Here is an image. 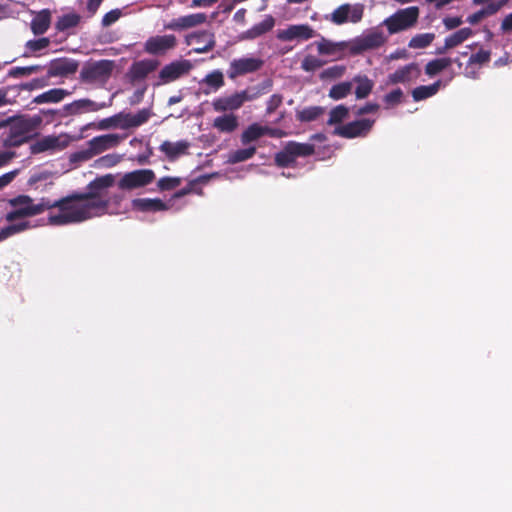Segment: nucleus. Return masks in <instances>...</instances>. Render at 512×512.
Returning <instances> with one entry per match:
<instances>
[{
    "label": "nucleus",
    "instance_id": "obj_51",
    "mask_svg": "<svg viewBox=\"0 0 512 512\" xmlns=\"http://www.w3.org/2000/svg\"><path fill=\"white\" fill-rule=\"evenodd\" d=\"M181 184V178L179 177H162L157 182V187L161 191H170L177 188Z\"/></svg>",
    "mask_w": 512,
    "mask_h": 512
},
{
    "label": "nucleus",
    "instance_id": "obj_42",
    "mask_svg": "<svg viewBox=\"0 0 512 512\" xmlns=\"http://www.w3.org/2000/svg\"><path fill=\"white\" fill-rule=\"evenodd\" d=\"M435 39L434 33H421L413 36L409 43L408 47L411 49H423L431 45V43Z\"/></svg>",
    "mask_w": 512,
    "mask_h": 512
},
{
    "label": "nucleus",
    "instance_id": "obj_37",
    "mask_svg": "<svg viewBox=\"0 0 512 512\" xmlns=\"http://www.w3.org/2000/svg\"><path fill=\"white\" fill-rule=\"evenodd\" d=\"M325 109L321 106H310L296 111V119L300 122H312L323 115Z\"/></svg>",
    "mask_w": 512,
    "mask_h": 512
},
{
    "label": "nucleus",
    "instance_id": "obj_58",
    "mask_svg": "<svg viewBox=\"0 0 512 512\" xmlns=\"http://www.w3.org/2000/svg\"><path fill=\"white\" fill-rule=\"evenodd\" d=\"M344 72H345L344 66L336 65V66L329 67V68L325 69L321 73V78H339L344 74Z\"/></svg>",
    "mask_w": 512,
    "mask_h": 512
},
{
    "label": "nucleus",
    "instance_id": "obj_3",
    "mask_svg": "<svg viewBox=\"0 0 512 512\" xmlns=\"http://www.w3.org/2000/svg\"><path fill=\"white\" fill-rule=\"evenodd\" d=\"M272 86V80L266 79L256 86L248 87L245 90L215 99L212 103L213 108L217 112L237 110L242 107L245 102L255 100L268 93Z\"/></svg>",
    "mask_w": 512,
    "mask_h": 512
},
{
    "label": "nucleus",
    "instance_id": "obj_19",
    "mask_svg": "<svg viewBox=\"0 0 512 512\" xmlns=\"http://www.w3.org/2000/svg\"><path fill=\"white\" fill-rule=\"evenodd\" d=\"M104 107H106L105 103H97L87 98L79 99L64 105L62 108L61 117L77 115L86 111L95 112L103 109Z\"/></svg>",
    "mask_w": 512,
    "mask_h": 512
},
{
    "label": "nucleus",
    "instance_id": "obj_12",
    "mask_svg": "<svg viewBox=\"0 0 512 512\" xmlns=\"http://www.w3.org/2000/svg\"><path fill=\"white\" fill-rule=\"evenodd\" d=\"M264 62L260 58L255 57H242L234 59L230 62L227 70V76L231 80H235L240 76H244L249 73H254L260 70Z\"/></svg>",
    "mask_w": 512,
    "mask_h": 512
},
{
    "label": "nucleus",
    "instance_id": "obj_26",
    "mask_svg": "<svg viewBox=\"0 0 512 512\" xmlns=\"http://www.w3.org/2000/svg\"><path fill=\"white\" fill-rule=\"evenodd\" d=\"M275 25L272 15H266L263 21L255 24L252 28L243 33V39H255L271 31Z\"/></svg>",
    "mask_w": 512,
    "mask_h": 512
},
{
    "label": "nucleus",
    "instance_id": "obj_1",
    "mask_svg": "<svg viewBox=\"0 0 512 512\" xmlns=\"http://www.w3.org/2000/svg\"><path fill=\"white\" fill-rule=\"evenodd\" d=\"M115 183L112 174L96 177L87 185V191L75 192L71 195L52 201L48 199V210L58 208L59 213L50 214L48 222L51 225L62 226L81 223L86 220L111 214L110 205H119L123 200L121 194H109V188Z\"/></svg>",
    "mask_w": 512,
    "mask_h": 512
},
{
    "label": "nucleus",
    "instance_id": "obj_55",
    "mask_svg": "<svg viewBox=\"0 0 512 512\" xmlns=\"http://www.w3.org/2000/svg\"><path fill=\"white\" fill-rule=\"evenodd\" d=\"M282 102H283L282 95H280V94L271 95L267 101L266 115H271L272 113H274L280 107Z\"/></svg>",
    "mask_w": 512,
    "mask_h": 512
},
{
    "label": "nucleus",
    "instance_id": "obj_16",
    "mask_svg": "<svg viewBox=\"0 0 512 512\" xmlns=\"http://www.w3.org/2000/svg\"><path fill=\"white\" fill-rule=\"evenodd\" d=\"M160 62L156 59H143L135 61L129 68L128 76L132 82L144 80L150 73L154 72Z\"/></svg>",
    "mask_w": 512,
    "mask_h": 512
},
{
    "label": "nucleus",
    "instance_id": "obj_63",
    "mask_svg": "<svg viewBox=\"0 0 512 512\" xmlns=\"http://www.w3.org/2000/svg\"><path fill=\"white\" fill-rule=\"evenodd\" d=\"M463 23L461 17H446L443 19V24L447 30H452L459 27Z\"/></svg>",
    "mask_w": 512,
    "mask_h": 512
},
{
    "label": "nucleus",
    "instance_id": "obj_62",
    "mask_svg": "<svg viewBox=\"0 0 512 512\" xmlns=\"http://www.w3.org/2000/svg\"><path fill=\"white\" fill-rule=\"evenodd\" d=\"M121 160V156L118 154H108L100 158V162L106 167H112L118 164Z\"/></svg>",
    "mask_w": 512,
    "mask_h": 512
},
{
    "label": "nucleus",
    "instance_id": "obj_21",
    "mask_svg": "<svg viewBox=\"0 0 512 512\" xmlns=\"http://www.w3.org/2000/svg\"><path fill=\"white\" fill-rule=\"evenodd\" d=\"M186 41L188 45L193 43L198 44V46L194 48V52L199 54L207 53L215 46L214 34L206 30L188 35Z\"/></svg>",
    "mask_w": 512,
    "mask_h": 512
},
{
    "label": "nucleus",
    "instance_id": "obj_10",
    "mask_svg": "<svg viewBox=\"0 0 512 512\" xmlns=\"http://www.w3.org/2000/svg\"><path fill=\"white\" fill-rule=\"evenodd\" d=\"M177 38L173 34L149 37L144 43V52L149 55L162 56L177 46Z\"/></svg>",
    "mask_w": 512,
    "mask_h": 512
},
{
    "label": "nucleus",
    "instance_id": "obj_43",
    "mask_svg": "<svg viewBox=\"0 0 512 512\" xmlns=\"http://www.w3.org/2000/svg\"><path fill=\"white\" fill-rule=\"evenodd\" d=\"M317 51L321 55H334L343 49L344 43H333L325 38L315 43Z\"/></svg>",
    "mask_w": 512,
    "mask_h": 512
},
{
    "label": "nucleus",
    "instance_id": "obj_39",
    "mask_svg": "<svg viewBox=\"0 0 512 512\" xmlns=\"http://www.w3.org/2000/svg\"><path fill=\"white\" fill-rule=\"evenodd\" d=\"M81 21L80 15L76 13H68L64 14L61 17L58 18L55 28L58 31H66L70 28L76 27Z\"/></svg>",
    "mask_w": 512,
    "mask_h": 512
},
{
    "label": "nucleus",
    "instance_id": "obj_52",
    "mask_svg": "<svg viewBox=\"0 0 512 512\" xmlns=\"http://www.w3.org/2000/svg\"><path fill=\"white\" fill-rule=\"evenodd\" d=\"M462 43L463 42L459 38L458 34L454 32L445 38L444 46L442 48H438L437 53L444 54L447 50L454 48Z\"/></svg>",
    "mask_w": 512,
    "mask_h": 512
},
{
    "label": "nucleus",
    "instance_id": "obj_50",
    "mask_svg": "<svg viewBox=\"0 0 512 512\" xmlns=\"http://www.w3.org/2000/svg\"><path fill=\"white\" fill-rule=\"evenodd\" d=\"M94 157L93 152L91 151L90 146L87 148L71 153L69 156V161L72 164H80L86 161H89Z\"/></svg>",
    "mask_w": 512,
    "mask_h": 512
},
{
    "label": "nucleus",
    "instance_id": "obj_45",
    "mask_svg": "<svg viewBox=\"0 0 512 512\" xmlns=\"http://www.w3.org/2000/svg\"><path fill=\"white\" fill-rule=\"evenodd\" d=\"M50 45V39L42 37L39 39H32L26 42L25 48L27 52L23 54L24 57H28L31 53H35L48 48Z\"/></svg>",
    "mask_w": 512,
    "mask_h": 512
},
{
    "label": "nucleus",
    "instance_id": "obj_44",
    "mask_svg": "<svg viewBox=\"0 0 512 512\" xmlns=\"http://www.w3.org/2000/svg\"><path fill=\"white\" fill-rule=\"evenodd\" d=\"M352 83L351 82H341L333 85L329 90V97L333 100H340L345 98L347 95L351 93Z\"/></svg>",
    "mask_w": 512,
    "mask_h": 512
},
{
    "label": "nucleus",
    "instance_id": "obj_24",
    "mask_svg": "<svg viewBox=\"0 0 512 512\" xmlns=\"http://www.w3.org/2000/svg\"><path fill=\"white\" fill-rule=\"evenodd\" d=\"M225 84L224 75L220 70H214L208 73L201 81L200 85L204 87L202 89L205 95H209L212 92L218 91Z\"/></svg>",
    "mask_w": 512,
    "mask_h": 512
},
{
    "label": "nucleus",
    "instance_id": "obj_57",
    "mask_svg": "<svg viewBox=\"0 0 512 512\" xmlns=\"http://www.w3.org/2000/svg\"><path fill=\"white\" fill-rule=\"evenodd\" d=\"M490 51L480 50L475 54H472L468 60L469 64H484L490 61Z\"/></svg>",
    "mask_w": 512,
    "mask_h": 512
},
{
    "label": "nucleus",
    "instance_id": "obj_34",
    "mask_svg": "<svg viewBox=\"0 0 512 512\" xmlns=\"http://www.w3.org/2000/svg\"><path fill=\"white\" fill-rule=\"evenodd\" d=\"M265 135L264 126L258 123L249 125L241 134L240 140L243 145L254 142Z\"/></svg>",
    "mask_w": 512,
    "mask_h": 512
},
{
    "label": "nucleus",
    "instance_id": "obj_20",
    "mask_svg": "<svg viewBox=\"0 0 512 512\" xmlns=\"http://www.w3.org/2000/svg\"><path fill=\"white\" fill-rule=\"evenodd\" d=\"M124 138L118 134H105L92 138L87 142L94 156L103 153L106 150L117 147Z\"/></svg>",
    "mask_w": 512,
    "mask_h": 512
},
{
    "label": "nucleus",
    "instance_id": "obj_11",
    "mask_svg": "<svg viewBox=\"0 0 512 512\" xmlns=\"http://www.w3.org/2000/svg\"><path fill=\"white\" fill-rule=\"evenodd\" d=\"M374 120L371 119H359L344 125H339L334 129L333 134L346 139H352L357 137H365L371 131Z\"/></svg>",
    "mask_w": 512,
    "mask_h": 512
},
{
    "label": "nucleus",
    "instance_id": "obj_4",
    "mask_svg": "<svg viewBox=\"0 0 512 512\" xmlns=\"http://www.w3.org/2000/svg\"><path fill=\"white\" fill-rule=\"evenodd\" d=\"M8 204L15 208L5 215V220L10 223L18 219L39 215L48 210V207H45L48 204V198L45 197L35 204L29 195L22 194L9 199Z\"/></svg>",
    "mask_w": 512,
    "mask_h": 512
},
{
    "label": "nucleus",
    "instance_id": "obj_13",
    "mask_svg": "<svg viewBox=\"0 0 512 512\" xmlns=\"http://www.w3.org/2000/svg\"><path fill=\"white\" fill-rule=\"evenodd\" d=\"M363 13L364 6L362 4L351 5L345 3L332 12L330 21L336 25H342L348 21L358 23L361 21Z\"/></svg>",
    "mask_w": 512,
    "mask_h": 512
},
{
    "label": "nucleus",
    "instance_id": "obj_28",
    "mask_svg": "<svg viewBox=\"0 0 512 512\" xmlns=\"http://www.w3.org/2000/svg\"><path fill=\"white\" fill-rule=\"evenodd\" d=\"M70 94L71 92L66 89L53 88L37 95L32 102L35 104L59 103Z\"/></svg>",
    "mask_w": 512,
    "mask_h": 512
},
{
    "label": "nucleus",
    "instance_id": "obj_17",
    "mask_svg": "<svg viewBox=\"0 0 512 512\" xmlns=\"http://www.w3.org/2000/svg\"><path fill=\"white\" fill-rule=\"evenodd\" d=\"M421 73L420 67L417 63L413 62L403 67L398 68L395 72L388 75L387 84H405L416 80Z\"/></svg>",
    "mask_w": 512,
    "mask_h": 512
},
{
    "label": "nucleus",
    "instance_id": "obj_47",
    "mask_svg": "<svg viewBox=\"0 0 512 512\" xmlns=\"http://www.w3.org/2000/svg\"><path fill=\"white\" fill-rule=\"evenodd\" d=\"M43 69L41 65H31L26 67H14L8 71V77L19 78L23 76H30L38 73Z\"/></svg>",
    "mask_w": 512,
    "mask_h": 512
},
{
    "label": "nucleus",
    "instance_id": "obj_30",
    "mask_svg": "<svg viewBox=\"0 0 512 512\" xmlns=\"http://www.w3.org/2000/svg\"><path fill=\"white\" fill-rule=\"evenodd\" d=\"M213 126L220 132L231 133L238 127V119L234 114H225L215 118Z\"/></svg>",
    "mask_w": 512,
    "mask_h": 512
},
{
    "label": "nucleus",
    "instance_id": "obj_46",
    "mask_svg": "<svg viewBox=\"0 0 512 512\" xmlns=\"http://www.w3.org/2000/svg\"><path fill=\"white\" fill-rule=\"evenodd\" d=\"M349 115V109L344 105L334 107L329 113L328 125L340 124Z\"/></svg>",
    "mask_w": 512,
    "mask_h": 512
},
{
    "label": "nucleus",
    "instance_id": "obj_23",
    "mask_svg": "<svg viewBox=\"0 0 512 512\" xmlns=\"http://www.w3.org/2000/svg\"><path fill=\"white\" fill-rule=\"evenodd\" d=\"M119 115L120 127L123 129L139 127L146 123L150 118V112L147 109L139 110L136 114L119 113Z\"/></svg>",
    "mask_w": 512,
    "mask_h": 512
},
{
    "label": "nucleus",
    "instance_id": "obj_48",
    "mask_svg": "<svg viewBox=\"0 0 512 512\" xmlns=\"http://www.w3.org/2000/svg\"><path fill=\"white\" fill-rule=\"evenodd\" d=\"M289 152L290 150L285 145L280 152L276 153L274 161L278 167H289L296 161L293 155Z\"/></svg>",
    "mask_w": 512,
    "mask_h": 512
},
{
    "label": "nucleus",
    "instance_id": "obj_35",
    "mask_svg": "<svg viewBox=\"0 0 512 512\" xmlns=\"http://www.w3.org/2000/svg\"><path fill=\"white\" fill-rule=\"evenodd\" d=\"M30 228H32V225L29 221L12 223L8 226H5L2 229H0V242L16 234L22 233Z\"/></svg>",
    "mask_w": 512,
    "mask_h": 512
},
{
    "label": "nucleus",
    "instance_id": "obj_59",
    "mask_svg": "<svg viewBox=\"0 0 512 512\" xmlns=\"http://www.w3.org/2000/svg\"><path fill=\"white\" fill-rule=\"evenodd\" d=\"M13 89L10 86L4 87L0 89V107L15 103V98L10 97V94H13Z\"/></svg>",
    "mask_w": 512,
    "mask_h": 512
},
{
    "label": "nucleus",
    "instance_id": "obj_36",
    "mask_svg": "<svg viewBox=\"0 0 512 512\" xmlns=\"http://www.w3.org/2000/svg\"><path fill=\"white\" fill-rule=\"evenodd\" d=\"M30 228H32V225L29 221L12 223L8 226H5L2 229H0V242L16 234L22 233Z\"/></svg>",
    "mask_w": 512,
    "mask_h": 512
},
{
    "label": "nucleus",
    "instance_id": "obj_60",
    "mask_svg": "<svg viewBox=\"0 0 512 512\" xmlns=\"http://www.w3.org/2000/svg\"><path fill=\"white\" fill-rule=\"evenodd\" d=\"M120 126V115L116 114L112 117L105 118L100 121L99 128L100 129H108L110 127Z\"/></svg>",
    "mask_w": 512,
    "mask_h": 512
},
{
    "label": "nucleus",
    "instance_id": "obj_54",
    "mask_svg": "<svg viewBox=\"0 0 512 512\" xmlns=\"http://www.w3.org/2000/svg\"><path fill=\"white\" fill-rule=\"evenodd\" d=\"M403 98V91L400 88L394 89L384 96V102L387 105L394 106L401 103Z\"/></svg>",
    "mask_w": 512,
    "mask_h": 512
},
{
    "label": "nucleus",
    "instance_id": "obj_32",
    "mask_svg": "<svg viewBox=\"0 0 512 512\" xmlns=\"http://www.w3.org/2000/svg\"><path fill=\"white\" fill-rule=\"evenodd\" d=\"M286 146L290 150L291 153L296 160L297 157H307L311 156L315 152V146L310 143H299L295 141H289L286 143Z\"/></svg>",
    "mask_w": 512,
    "mask_h": 512
},
{
    "label": "nucleus",
    "instance_id": "obj_14",
    "mask_svg": "<svg viewBox=\"0 0 512 512\" xmlns=\"http://www.w3.org/2000/svg\"><path fill=\"white\" fill-rule=\"evenodd\" d=\"M317 35L316 31L308 24H293L286 29L278 30L277 38L280 41H305Z\"/></svg>",
    "mask_w": 512,
    "mask_h": 512
},
{
    "label": "nucleus",
    "instance_id": "obj_41",
    "mask_svg": "<svg viewBox=\"0 0 512 512\" xmlns=\"http://www.w3.org/2000/svg\"><path fill=\"white\" fill-rule=\"evenodd\" d=\"M256 154V147L250 146L244 149L232 151L228 156V163L237 164L251 159Z\"/></svg>",
    "mask_w": 512,
    "mask_h": 512
},
{
    "label": "nucleus",
    "instance_id": "obj_8",
    "mask_svg": "<svg viewBox=\"0 0 512 512\" xmlns=\"http://www.w3.org/2000/svg\"><path fill=\"white\" fill-rule=\"evenodd\" d=\"M193 68L190 60H175L166 64L158 74V82L155 86H160L174 82L187 75Z\"/></svg>",
    "mask_w": 512,
    "mask_h": 512
},
{
    "label": "nucleus",
    "instance_id": "obj_27",
    "mask_svg": "<svg viewBox=\"0 0 512 512\" xmlns=\"http://www.w3.org/2000/svg\"><path fill=\"white\" fill-rule=\"evenodd\" d=\"M51 24V12L48 9H43L36 13L31 21L30 27L34 35L44 34Z\"/></svg>",
    "mask_w": 512,
    "mask_h": 512
},
{
    "label": "nucleus",
    "instance_id": "obj_40",
    "mask_svg": "<svg viewBox=\"0 0 512 512\" xmlns=\"http://www.w3.org/2000/svg\"><path fill=\"white\" fill-rule=\"evenodd\" d=\"M439 82H435L431 85H421L413 89L412 97L414 101H421L427 99L438 92Z\"/></svg>",
    "mask_w": 512,
    "mask_h": 512
},
{
    "label": "nucleus",
    "instance_id": "obj_6",
    "mask_svg": "<svg viewBox=\"0 0 512 512\" xmlns=\"http://www.w3.org/2000/svg\"><path fill=\"white\" fill-rule=\"evenodd\" d=\"M420 16L417 6H409L398 9L392 15L384 19L382 25L387 28L389 35L398 34L416 27Z\"/></svg>",
    "mask_w": 512,
    "mask_h": 512
},
{
    "label": "nucleus",
    "instance_id": "obj_22",
    "mask_svg": "<svg viewBox=\"0 0 512 512\" xmlns=\"http://www.w3.org/2000/svg\"><path fill=\"white\" fill-rule=\"evenodd\" d=\"M132 208L141 212H159L168 210V205L159 198H136L132 200Z\"/></svg>",
    "mask_w": 512,
    "mask_h": 512
},
{
    "label": "nucleus",
    "instance_id": "obj_64",
    "mask_svg": "<svg viewBox=\"0 0 512 512\" xmlns=\"http://www.w3.org/2000/svg\"><path fill=\"white\" fill-rule=\"evenodd\" d=\"M378 109L379 105L377 103H367L364 106L360 107L355 114L357 116H362L369 113H375L378 111Z\"/></svg>",
    "mask_w": 512,
    "mask_h": 512
},
{
    "label": "nucleus",
    "instance_id": "obj_25",
    "mask_svg": "<svg viewBox=\"0 0 512 512\" xmlns=\"http://www.w3.org/2000/svg\"><path fill=\"white\" fill-rule=\"evenodd\" d=\"M190 144L186 140H181L178 142H170L164 141L159 149L163 152L169 160H175L181 155L187 153Z\"/></svg>",
    "mask_w": 512,
    "mask_h": 512
},
{
    "label": "nucleus",
    "instance_id": "obj_33",
    "mask_svg": "<svg viewBox=\"0 0 512 512\" xmlns=\"http://www.w3.org/2000/svg\"><path fill=\"white\" fill-rule=\"evenodd\" d=\"M353 81L357 83V87L355 89L357 99H364L372 92L374 83L366 75L355 76Z\"/></svg>",
    "mask_w": 512,
    "mask_h": 512
},
{
    "label": "nucleus",
    "instance_id": "obj_29",
    "mask_svg": "<svg viewBox=\"0 0 512 512\" xmlns=\"http://www.w3.org/2000/svg\"><path fill=\"white\" fill-rule=\"evenodd\" d=\"M60 147L59 137L54 135L44 136L30 146L32 154H39L49 150H56Z\"/></svg>",
    "mask_w": 512,
    "mask_h": 512
},
{
    "label": "nucleus",
    "instance_id": "obj_38",
    "mask_svg": "<svg viewBox=\"0 0 512 512\" xmlns=\"http://www.w3.org/2000/svg\"><path fill=\"white\" fill-rule=\"evenodd\" d=\"M451 58H439L429 61L425 66V73L432 77L447 69L452 64Z\"/></svg>",
    "mask_w": 512,
    "mask_h": 512
},
{
    "label": "nucleus",
    "instance_id": "obj_5",
    "mask_svg": "<svg viewBox=\"0 0 512 512\" xmlns=\"http://www.w3.org/2000/svg\"><path fill=\"white\" fill-rule=\"evenodd\" d=\"M115 67V61L109 59L88 61L83 65L79 79L86 84L103 86L111 78Z\"/></svg>",
    "mask_w": 512,
    "mask_h": 512
},
{
    "label": "nucleus",
    "instance_id": "obj_2",
    "mask_svg": "<svg viewBox=\"0 0 512 512\" xmlns=\"http://www.w3.org/2000/svg\"><path fill=\"white\" fill-rule=\"evenodd\" d=\"M41 115H19L9 117L0 123V127L9 126V131L3 140L5 147H19L30 141L33 133L41 126Z\"/></svg>",
    "mask_w": 512,
    "mask_h": 512
},
{
    "label": "nucleus",
    "instance_id": "obj_7",
    "mask_svg": "<svg viewBox=\"0 0 512 512\" xmlns=\"http://www.w3.org/2000/svg\"><path fill=\"white\" fill-rule=\"evenodd\" d=\"M387 41L384 33L378 29L369 30L360 37L355 38L349 46L352 55H359L365 51L377 49Z\"/></svg>",
    "mask_w": 512,
    "mask_h": 512
},
{
    "label": "nucleus",
    "instance_id": "obj_18",
    "mask_svg": "<svg viewBox=\"0 0 512 512\" xmlns=\"http://www.w3.org/2000/svg\"><path fill=\"white\" fill-rule=\"evenodd\" d=\"M206 21L207 15L205 13H194L172 19L169 23L165 24L164 28L173 31H181L196 27Z\"/></svg>",
    "mask_w": 512,
    "mask_h": 512
},
{
    "label": "nucleus",
    "instance_id": "obj_53",
    "mask_svg": "<svg viewBox=\"0 0 512 512\" xmlns=\"http://www.w3.org/2000/svg\"><path fill=\"white\" fill-rule=\"evenodd\" d=\"M507 2L508 0H499L496 2L494 1L486 4V6H484L481 10L483 11L485 17H489L500 11L507 4Z\"/></svg>",
    "mask_w": 512,
    "mask_h": 512
},
{
    "label": "nucleus",
    "instance_id": "obj_15",
    "mask_svg": "<svg viewBox=\"0 0 512 512\" xmlns=\"http://www.w3.org/2000/svg\"><path fill=\"white\" fill-rule=\"evenodd\" d=\"M78 61L69 58H57L50 61L46 76L50 80L53 77H67L77 72Z\"/></svg>",
    "mask_w": 512,
    "mask_h": 512
},
{
    "label": "nucleus",
    "instance_id": "obj_61",
    "mask_svg": "<svg viewBox=\"0 0 512 512\" xmlns=\"http://www.w3.org/2000/svg\"><path fill=\"white\" fill-rule=\"evenodd\" d=\"M19 170L15 169L13 171L7 172L0 176V190L4 187L8 186L18 175Z\"/></svg>",
    "mask_w": 512,
    "mask_h": 512
},
{
    "label": "nucleus",
    "instance_id": "obj_56",
    "mask_svg": "<svg viewBox=\"0 0 512 512\" xmlns=\"http://www.w3.org/2000/svg\"><path fill=\"white\" fill-rule=\"evenodd\" d=\"M121 15H122V12L120 9H113V10L107 12L102 18V22H101L102 26L103 27L111 26L112 24H114L116 21L119 20Z\"/></svg>",
    "mask_w": 512,
    "mask_h": 512
},
{
    "label": "nucleus",
    "instance_id": "obj_31",
    "mask_svg": "<svg viewBox=\"0 0 512 512\" xmlns=\"http://www.w3.org/2000/svg\"><path fill=\"white\" fill-rule=\"evenodd\" d=\"M49 84H50V80L45 75V76L40 77V78H34V79H32L31 81H29L27 83H23V84H19V85H13V86H10V87L11 88H15V89H13V97L15 98L17 96V94H19V92L21 90L33 91V90H36V89L45 88Z\"/></svg>",
    "mask_w": 512,
    "mask_h": 512
},
{
    "label": "nucleus",
    "instance_id": "obj_9",
    "mask_svg": "<svg viewBox=\"0 0 512 512\" xmlns=\"http://www.w3.org/2000/svg\"><path fill=\"white\" fill-rule=\"evenodd\" d=\"M155 179V173L151 169H139L125 173L118 182L122 190H133L149 185Z\"/></svg>",
    "mask_w": 512,
    "mask_h": 512
},
{
    "label": "nucleus",
    "instance_id": "obj_49",
    "mask_svg": "<svg viewBox=\"0 0 512 512\" xmlns=\"http://www.w3.org/2000/svg\"><path fill=\"white\" fill-rule=\"evenodd\" d=\"M325 62L314 55H307L301 62V68L306 72H313L321 68Z\"/></svg>",
    "mask_w": 512,
    "mask_h": 512
}]
</instances>
